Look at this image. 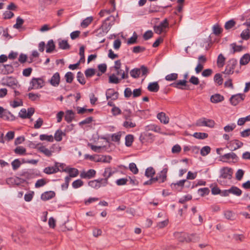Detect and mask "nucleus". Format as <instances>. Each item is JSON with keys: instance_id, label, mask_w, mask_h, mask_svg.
Segmentation results:
<instances>
[{"instance_id": "6ab92c4d", "label": "nucleus", "mask_w": 250, "mask_h": 250, "mask_svg": "<svg viewBox=\"0 0 250 250\" xmlns=\"http://www.w3.org/2000/svg\"><path fill=\"white\" fill-rule=\"evenodd\" d=\"M37 148L40 152L43 153L45 156L47 157H50L52 155V151L47 148L44 146H39L37 147Z\"/></svg>"}, {"instance_id": "4d7b16f0", "label": "nucleus", "mask_w": 250, "mask_h": 250, "mask_svg": "<svg viewBox=\"0 0 250 250\" xmlns=\"http://www.w3.org/2000/svg\"><path fill=\"white\" fill-rule=\"evenodd\" d=\"M23 20L20 17H18L16 20V23L14 25V27L16 29H19L21 27V25L23 23Z\"/></svg>"}, {"instance_id": "0e129e2a", "label": "nucleus", "mask_w": 250, "mask_h": 250, "mask_svg": "<svg viewBox=\"0 0 250 250\" xmlns=\"http://www.w3.org/2000/svg\"><path fill=\"white\" fill-rule=\"evenodd\" d=\"M236 155L233 152L227 153L222 156V158H225L226 159H235L236 158Z\"/></svg>"}, {"instance_id": "4468645a", "label": "nucleus", "mask_w": 250, "mask_h": 250, "mask_svg": "<svg viewBox=\"0 0 250 250\" xmlns=\"http://www.w3.org/2000/svg\"><path fill=\"white\" fill-rule=\"evenodd\" d=\"M173 235L174 237L180 242H187L188 234L184 232H175Z\"/></svg>"}, {"instance_id": "774afa93", "label": "nucleus", "mask_w": 250, "mask_h": 250, "mask_svg": "<svg viewBox=\"0 0 250 250\" xmlns=\"http://www.w3.org/2000/svg\"><path fill=\"white\" fill-rule=\"evenodd\" d=\"M139 70H140V74L142 73V75L146 78L148 73L147 68L144 65H142L140 68H139Z\"/></svg>"}, {"instance_id": "f704fd0d", "label": "nucleus", "mask_w": 250, "mask_h": 250, "mask_svg": "<svg viewBox=\"0 0 250 250\" xmlns=\"http://www.w3.org/2000/svg\"><path fill=\"white\" fill-rule=\"evenodd\" d=\"M193 136L196 139H204L208 137V134L203 132H195L193 134Z\"/></svg>"}, {"instance_id": "58836bf2", "label": "nucleus", "mask_w": 250, "mask_h": 250, "mask_svg": "<svg viewBox=\"0 0 250 250\" xmlns=\"http://www.w3.org/2000/svg\"><path fill=\"white\" fill-rule=\"evenodd\" d=\"M92 20L93 18L92 17L86 18L81 22V26L83 28L86 27L92 22Z\"/></svg>"}, {"instance_id": "2eb2a0df", "label": "nucleus", "mask_w": 250, "mask_h": 250, "mask_svg": "<svg viewBox=\"0 0 250 250\" xmlns=\"http://www.w3.org/2000/svg\"><path fill=\"white\" fill-rule=\"evenodd\" d=\"M58 163H56L54 166L45 167L43 170V172L47 174H51L56 173L59 170V168L58 166Z\"/></svg>"}, {"instance_id": "5701e85b", "label": "nucleus", "mask_w": 250, "mask_h": 250, "mask_svg": "<svg viewBox=\"0 0 250 250\" xmlns=\"http://www.w3.org/2000/svg\"><path fill=\"white\" fill-rule=\"evenodd\" d=\"M226 61V58L223 56L222 54H220L217 60V65L218 67L221 68L223 67L225 64V62Z\"/></svg>"}, {"instance_id": "8fccbe9b", "label": "nucleus", "mask_w": 250, "mask_h": 250, "mask_svg": "<svg viewBox=\"0 0 250 250\" xmlns=\"http://www.w3.org/2000/svg\"><path fill=\"white\" fill-rule=\"evenodd\" d=\"M210 152V147L208 146H205L201 149L200 153L201 155L205 156L209 154Z\"/></svg>"}, {"instance_id": "49530a36", "label": "nucleus", "mask_w": 250, "mask_h": 250, "mask_svg": "<svg viewBox=\"0 0 250 250\" xmlns=\"http://www.w3.org/2000/svg\"><path fill=\"white\" fill-rule=\"evenodd\" d=\"M88 185L90 187L95 188H99L101 187V184H99V182L98 180H95L89 182Z\"/></svg>"}, {"instance_id": "3c124183", "label": "nucleus", "mask_w": 250, "mask_h": 250, "mask_svg": "<svg viewBox=\"0 0 250 250\" xmlns=\"http://www.w3.org/2000/svg\"><path fill=\"white\" fill-rule=\"evenodd\" d=\"M124 117L126 120H131L132 112L129 109H125L123 112Z\"/></svg>"}, {"instance_id": "6e6552de", "label": "nucleus", "mask_w": 250, "mask_h": 250, "mask_svg": "<svg viewBox=\"0 0 250 250\" xmlns=\"http://www.w3.org/2000/svg\"><path fill=\"white\" fill-rule=\"evenodd\" d=\"M167 171L168 168L167 167L163 168V170L158 174L157 176L154 178L155 181H158L159 183L164 182L167 179Z\"/></svg>"}, {"instance_id": "6e6d98bb", "label": "nucleus", "mask_w": 250, "mask_h": 250, "mask_svg": "<svg viewBox=\"0 0 250 250\" xmlns=\"http://www.w3.org/2000/svg\"><path fill=\"white\" fill-rule=\"evenodd\" d=\"M14 152L16 154L23 155L25 153L26 149L22 146H18L15 149Z\"/></svg>"}, {"instance_id": "aec40b11", "label": "nucleus", "mask_w": 250, "mask_h": 250, "mask_svg": "<svg viewBox=\"0 0 250 250\" xmlns=\"http://www.w3.org/2000/svg\"><path fill=\"white\" fill-rule=\"evenodd\" d=\"M148 90L152 92H156L159 89V85L157 82L150 83L147 86Z\"/></svg>"}, {"instance_id": "72a5a7b5", "label": "nucleus", "mask_w": 250, "mask_h": 250, "mask_svg": "<svg viewBox=\"0 0 250 250\" xmlns=\"http://www.w3.org/2000/svg\"><path fill=\"white\" fill-rule=\"evenodd\" d=\"M40 139L41 141L45 140L49 142H52L54 141V138L52 135L41 134L40 136Z\"/></svg>"}, {"instance_id": "a18cd8bd", "label": "nucleus", "mask_w": 250, "mask_h": 250, "mask_svg": "<svg viewBox=\"0 0 250 250\" xmlns=\"http://www.w3.org/2000/svg\"><path fill=\"white\" fill-rule=\"evenodd\" d=\"M123 126L125 128H133L136 126V124L131 120H126L123 123Z\"/></svg>"}, {"instance_id": "7ed1b4c3", "label": "nucleus", "mask_w": 250, "mask_h": 250, "mask_svg": "<svg viewBox=\"0 0 250 250\" xmlns=\"http://www.w3.org/2000/svg\"><path fill=\"white\" fill-rule=\"evenodd\" d=\"M220 173L221 175L218 182L221 184H222V181H221L222 178L228 179L229 180L231 179L233 174V170L230 167H225L221 169Z\"/></svg>"}, {"instance_id": "f8f14e48", "label": "nucleus", "mask_w": 250, "mask_h": 250, "mask_svg": "<svg viewBox=\"0 0 250 250\" xmlns=\"http://www.w3.org/2000/svg\"><path fill=\"white\" fill-rule=\"evenodd\" d=\"M49 81L52 86L55 87L58 86L60 82L59 73L58 72L55 73Z\"/></svg>"}, {"instance_id": "864d4df0", "label": "nucleus", "mask_w": 250, "mask_h": 250, "mask_svg": "<svg viewBox=\"0 0 250 250\" xmlns=\"http://www.w3.org/2000/svg\"><path fill=\"white\" fill-rule=\"evenodd\" d=\"M130 73L132 77L137 78L140 75V70H139V68H135L131 70Z\"/></svg>"}, {"instance_id": "f03ea898", "label": "nucleus", "mask_w": 250, "mask_h": 250, "mask_svg": "<svg viewBox=\"0 0 250 250\" xmlns=\"http://www.w3.org/2000/svg\"><path fill=\"white\" fill-rule=\"evenodd\" d=\"M115 21V17L113 16H110L107 18L103 22L101 27L103 32L107 33L111 26L114 24Z\"/></svg>"}, {"instance_id": "69168bd1", "label": "nucleus", "mask_w": 250, "mask_h": 250, "mask_svg": "<svg viewBox=\"0 0 250 250\" xmlns=\"http://www.w3.org/2000/svg\"><path fill=\"white\" fill-rule=\"evenodd\" d=\"M83 185V182L80 179H78L77 180H75L72 183V187L74 188H78L82 186Z\"/></svg>"}, {"instance_id": "393cba45", "label": "nucleus", "mask_w": 250, "mask_h": 250, "mask_svg": "<svg viewBox=\"0 0 250 250\" xmlns=\"http://www.w3.org/2000/svg\"><path fill=\"white\" fill-rule=\"evenodd\" d=\"M1 118L3 119L4 120L13 121L15 119V117L9 111L5 109Z\"/></svg>"}, {"instance_id": "c9c22d12", "label": "nucleus", "mask_w": 250, "mask_h": 250, "mask_svg": "<svg viewBox=\"0 0 250 250\" xmlns=\"http://www.w3.org/2000/svg\"><path fill=\"white\" fill-rule=\"evenodd\" d=\"M199 239H200V237L198 235L194 234H191L188 235V237L187 242H196L199 241Z\"/></svg>"}, {"instance_id": "a211bd4d", "label": "nucleus", "mask_w": 250, "mask_h": 250, "mask_svg": "<svg viewBox=\"0 0 250 250\" xmlns=\"http://www.w3.org/2000/svg\"><path fill=\"white\" fill-rule=\"evenodd\" d=\"M55 195V193L54 191H46L42 194L41 199L43 201H46L52 198Z\"/></svg>"}, {"instance_id": "09e8293b", "label": "nucleus", "mask_w": 250, "mask_h": 250, "mask_svg": "<svg viewBox=\"0 0 250 250\" xmlns=\"http://www.w3.org/2000/svg\"><path fill=\"white\" fill-rule=\"evenodd\" d=\"M88 146H89L92 150L98 153L101 152V149L104 147L102 146H96L90 143L88 144Z\"/></svg>"}, {"instance_id": "c756f323", "label": "nucleus", "mask_w": 250, "mask_h": 250, "mask_svg": "<svg viewBox=\"0 0 250 250\" xmlns=\"http://www.w3.org/2000/svg\"><path fill=\"white\" fill-rule=\"evenodd\" d=\"M229 193H232L236 196H240L242 194V191L240 189L236 187L233 186L229 189Z\"/></svg>"}, {"instance_id": "20e7f679", "label": "nucleus", "mask_w": 250, "mask_h": 250, "mask_svg": "<svg viewBox=\"0 0 250 250\" xmlns=\"http://www.w3.org/2000/svg\"><path fill=\"white\" fill-rule=\"evenodd\" d=\"M237 64V61L234 59L229 60L226 67L223 73L227 75L232 74L234 72V69Z\"/></svg>"}, {"instance_id": "39448f33", "label": "nucleus", "mask_w": 250, "mask_h": 250, "mask_svg": "<svg viewBox=\"0 0 250 250\" xmlns=\"http://www.w3.org/2000/svg\"><path fill=\"white\" fill-rule=\"evenodd\" d=\"M215 123L214 121L205 118L199 119L196 122V125L198 126H208L213 127L214 126Z\"/></svg>"}, {"instance_id": "423d86ee", "label": "nucleus", "mask_w": 250, "mask_h": 250, "mask_svg": "<svg viewBox=\"0 0 250 250\" xmlns=\"http://www.w3.org/2000/svg\"><path fill=\"white\" fill-rule=\"evenodd\" d=\"M6 85L13 89H16L21 87L17 80L12 77H7L6 79Z\"/></svg>"}, {"instance_id": "2f4dec72", "label": "nucleus", "mask_w": 250, "mask_h": 250, "mask_svg": "<svg viewBox=\"0 0 250 250\" xmlns=\"http://www.w3.org/2000/svg\"><path fill=\"white\" fill-rule=\"evenodd\" d=\"M113 173L114 172L112 170V168L110 167H106L104 169V171L103 173V176L104 178L108 180Z\"/></svg>"}, {"instance_id": "052dcab7", "label": "nucleus", "mask_w": 250, "mask_h": 250, "mask_svg": "<svg viewBox=\"0 0 250 250\" xmlns=\"http://www.w3.org/2000/svg\"><path fill=\"white\" fill-rule=\"evenodd\" d=\"M21 165V163L19 159H15L11 163L12 168L14 170H17L20 167Z\"/></svg>"}, {"instance_id": "9d476101", "label": "nucleus", "mask_w": 250, "mask_h": 250, "mask_svg": "<svg viewBox=\"0 0 250 250\" xmlns=\"http://www.w3.org/2000/svg\"><path fill=\"white\" fill-rule=\"evenodd\" d=\"M30 85L34 86L35 89H39L44 85V81L41 78H33L30 82Z\"/></svg>"}, {"instance_id": "7c9ffc66", "label": "nucleus", "mask_w": 250, "mask_h": 250, "mask_svg": "<svg viewBox=\"0 0 250 250\" xmlns=\"http://www.w3.org/2000/svg\"><path fill=\"white\" fill-rule=\"evenodd\" d=\"M52 0H39L40 8L42 10L48 5L50 4Z\"/></svg>"}, {"instance_id": "9b49d317", "label": "nucleus", "mask_w": 250, "mask_h": 250, "mask_svg": "<svg viewBox=\"0 0 250 250\" xmlns=\"http://www.w3.org/2000/svg\"><path fill=\"white\" fill-rule=\"evenodd\" d=\"M111 159L112 158L110 156L95 155L94 161L97 162L109 163Z\"/></svg>"}, {"instance_id": "bf43d9fd", "label": "nucleus", "mask_w": 250, "mask_h": 250, "mask_svg": "<svg viewBox=\"0 0 250 250\" xmlns=\"http://www.w3.org/2000/svg\"><path fill=\"white\" fill-rule=\"evenodd\" d=\"M95 69L94 68H88L85 71V75L87 78L92 77L95 74Z\"/></svg>"}, {"instance_id": "c85d7f7f", "label": "nucleus", "mask_w": 250, "mask_h": 250, "mask_svg": "<svg viewBox=\"0 0 250 250\" xmlns=\"http://www.w3.org/2000/svg\"><path fill=\"white\" fill-rule=\"evenodd\" d=\"M250 61V55L249 54H246L243 56L240 61L241 65H246L249 63Z\"/></svg>"}, {"instance_id": "ea45409f", "label": "nucleus", "mask_w": 250, "mask_h": 250, "mask_svg": "<svg viewBox=\"0 0 250 250\" xmlns=\"http://www.w3.org/2000/svg\"><path fill=\"white\" fill-rule=\"evenodd\" d=\"M241 37L242 39L245 40H248L250 38V30L249 29L247 28L244 30H243L241 35Z\"/></svg>"}, {"instance_id": "79ce46f5", "label": "nucleus", "mask_w": 250, "mask_h": 250, "mask_svg": "<svg viewBox=\"0 0 250 250\" xmlns=\"http://www.w3.org/2000/svg\"><path fill=\"white\" fill-rule=\"evenodd\" d=\"M155 171L152 167H149L146 170L145 175L147 177H152L155 174Z\"/></svg>"}, {"instance_id": "5fc2aeb1", "label": "nucleus", "mask_w": 250, "mask_h": 250, "mask_svg": "<svg viewBox=\"0 0 250 250\" xmlns=\"http://www.w3.org/2000/svg\"><path fill=\"white\" fill-rule=\"evenodd\" d=\"M236 125L235 124L228 125L224 127V130L226 132L229 133L233 131L236 127Z\"/></svg>"}, {"instance_id": "f3484780", "label": "nucleus", "mask_w": 250, "mask_h": 250, "mask_svg": "<svg viewBox=\"0 0 250 250\" xmlns=\"http://www.w3.org/2000/svg\"><path fill=\"white\" fill-rule=\"evenodd\" d=\"M157 117L162 123L167 124L169 123V118L164 112L159 113L157 115Z\"/></svg>"}, {"instance_id": "412c9836", "label": "nucleus", "mask_w": 250, "mask_h": 250, "mask_svg": "<svg viewBox=\"0 0 250 250\" xmlns=\"http://www.w3.org/2000/svg\"><path fill=\"white\" fill-rule=\"evenodd\" d=\"M224 98L223 96L219 94L213 95L210 97V101L212 103H217L221 102L224 100Z\"/></svg>"}, {"instance_id": "e433bc0d", "label": "nucleus", "mask_w": 250, "mask_h": 250, "mask_svg": "<svg viewBox=\"0 0 250 250\" xmlns=\"http://www.w3.org/2000/svg\"><path fill=\"white\" fill-rule=\"evenodd\" d=\"M236 24V22L234 20H230L227 21L225 24V28L226 30H229L233 27Z\"/></svg>"}, {"instance_id": "473e14b6", "label": "nucleus", "mask_w": 250, "mask_h": 250, "mask_svg": "<svg viewBox=\"0 0 250 250\" xmlns=\"http://www.w3.org/2000/svg\"><path fill=\"white\" fill-rule=\"evenodd\" d=\"M134 137L132 135H127L125 138V144L126 146H130L133 142Z\"/></svg>"}, {"instance_id": "e2e57ef3", "label": "nucleus", "mask_w": 250, "mask_h": 250, "mask_svg": "<svg viewBox=\"0 0 250 250\" xmlns=\"http://www.w3.org/2000/svg\"><path fill=\"white\" fill-rule=\"evenodd\" d=\"M12 183H14L16 185H19L21 183L24 182V180L18 177L12 178L10 179Z\"/></svg>"}, {"instance_id": "603ef678", "label": "nucleus", "mask_w": 250, "mask_h": 250, "mask_svg": "<svg viewBox=\"0 0 250 250\" xmlns=\"http://www.w3.org/2000/svg\"><path fill=\"white\" fill-rule=\"evenodd\" d=\"M77 79L78 81L82 84H85V81L84 80L83 75L81 72L79 71L77 73Z\"/></svg>"}, {"instance_id": "0eeeda50", "label": "nucleus", "mask_w": 250, "mask_h": 250, "mask_svg": "<svg viewBox=\"0 0 250 250\" xmlns=\"http://www.w3.org/2000/svg\"><path fill=\"white\" fill-rule=\"evenodd\" d=\"M168 27V22L167 19H165L161 22L159 25L154 26L155 32L158 34H160L163 32L164 30Z\"/></svg>"}, {"instance_id": "4be33fe9", "label": "nucleus", "mask_w": 250, "mask_h": 250, "mask_svg": "<svg viewBox=\"0 0 250 250\" xmlns=\"http://www.w3.org/2000/svg\"><path fill=\"white\" fill-rule=\"evenodd\" d=\"M58 44L59 48L62 49L66 50L70 48V45L66 40H59Z\"/></svg>"}, {"instance_id": "338daca9", "label": "nucleus", "mask_w": 250, "mask_h": 250, "mask_svg": "<svg viewBox=\"0 0 250 250\" xmlns=\"http://www.w3.org/2000/svg\"><path fill=\"white\" fill-rule=\"evenodd\" d=\"M244 174V171L241 169H238L235 174L236 178L237 180L240 181Z\"/></svg>"}, {"instance_id": "bb28decb", "label": "nucleus", "mask_w": 250, "mask_h": 250, "mask_svg": "<svg viewBox=\"0 0 250 250\" xmlns=\"http://www.w3.org/2000/svg\"><path fill=\"white\" fill-rule=\"evenodd\" d=\"M55 48V45L52 40H49L47 44V48L46 52L47 53H51Z\"/></svg>"}, {"instance_id": "cd10ccee", "label": "nucleus", "mask_w": 250, "mask_h": 250, "mask_svg": "<svg viewBox=\"0 0 250 250\" xmlns=\"http://www.w3.org/2000/svg\"><path fill=\"white\" fill-rule=\"evenodd\" d=\"M65 171H67L69 174V177L71 178V177H76L78 174H79V171L77 169L75 168H68L67 170L65 169Z\"/></svg>"}, {"instance_id": "b1692460", "label": "nucleus", "mask_w": 250, "mask_h": 250, "mask_svg": "<svg viewBox=\"0 0 250 250\" xmlns=\"http://www.w3.org/2000/svg\"><path fill=\"white\" fill-rule=\"evenodd\" d=\"M74 117V112L71 110H68L66 111L65 116V121L69 123H70Z\"/></svg>"}, {"instance_id": "de8ad7c7", "label": "nucleus", "mask_w": 250, "mask_h": 250, "mask_svg": "<svg viewBox=\"0 0 250 250\" xmlns=\"http://www.w3.org/2000/svg\"><path fill=\"white\" fill-rule=\"evenodd\" d=\"M10 105L14 108L22 105V101L21 99L17 98L16 100L10 103Z\"/></svg>"}, {"instance_id": "a19ab883", "label": "nucleus", "mask_w": 250, "mask_h": 250, "mask_svg": "<svg viewBox=\"0 0 250 250\" xmlns=\"http://www.w3.org/2000/svg\"><path fill=\"white\" fill-rule=\"evenodd\" d=\"M214 81L219 85H221L223 83V79L222 77V75L219 73H217L215 75L214 77Z\"/></svg>"}, {"instance_id": "dca6fc26", "label": "nucleus", "mask_w": 250, "mask_h": 250, "mask_svg": "<svg viewBox=\"0 0 250 250\" xmlns=\"http://www.w3.org/2000/svg\"><path fill=\"white\" fill-rule=\"evenodd\" d=\"M106 99H111L112 100H116L118 97V93L115 92L112 89H108L106 92Z\"/></svg>"}, {"instance_id": "f257e3e1", "label": "nucleus", "mask_w": 250, "mask_h": 250, "mask_svg": "<svg viewBox=\"0 0 250 250\" xmlns=\"http://www.w3.org/2000/svg\"><path fill=\"white\" fill-rule=\"evenodd\" d=\"M121 62L120 60L115 62L114 69L116 74H112L109 77V83H111L117 84L120 82L121 79H125L128 78V72L129 68L125 66V70L124 71L121 68Z\"/></svg>"}, {"instance_id": "1a4fd4ad", "label": "nucleus", "mask_w": 250, "mask_h": 250, "mask_svg": "<svg viewBox=\"0 0 250 250\" xmlns=\"http://www.w3.org/2000/svg\"><path fill=\"white\" fill-rule=\"evenodd\" d=\"M245 96L243 94H238L232 96L230 99V102L233 105H236L241 101L244 99Z\"/></svg>"}, {"instance_id": "37998d69", "label": "nucleus", "mask_w": 250, "mask_h": 250, "mask_svg": "<svg viewBox=\"0 0 250 250\" xmlns=\"http://www.w3.org/2000/svg\"><path fill=\"white\" fill-rule=\"evenodd\" d=\"M64 133L61 130H58L54 135V139L56 141L60 142L62 140V136L64 135Z\"/></svg>"}, {"instance_id": "4c0bfd02", "label": "nucleus", "mask_w": 250, "mask_h": 250, "mask_svg": "<svg viewBox=\"0 0 250 250\" xmlns=\"http://www.w3.org/2000/svg\"><path fill=\"white\" fill-rule=\"evenodd\" d=\"M224 214L226 218L227 219L231 220H233L234 219L235 214L231 211L226 210L224 211Z\"/></svg>"}, {"instance_id": "a878e982", "label": "nucleus", "mask_w": 250, "mask_h": 250, "mask_svg": "<svg viewBox=\"0 0 250 250\" xmlns=\"http://www.w3.org/2000/svg\"><path fill=\"white\" fill-rule=\"evenodd\" d=\"M187 83V81L186 80H179L176 83L171 84V85L177 88L183 89V88H181L180 86H186Z\"/></svg>"}, {"instance_id": "ddd939ff", "label": "nucleus", "mask_w": 250, "mask_h": 250, "mask_svg": "<svg viewBox=\"0 0 250 250\" xmlns=\"http://www.w3.org/2000/svg\"><path fill=\"white\" fill-rule=\"evenodd\" d=\"M96 174V171L94 169H89L87 171H83L81 172L80 176L82 178L90 179L93 177Z\"/></svg>"}, {"instance_id": "13d9d810", "label": "nucleus", "mask_w": 250, "mask_h": 250, "mask_svg": "<svg viewBox=\"0 0 250 250\" xmlns=\"http://www.w3.org/2000/svg\"><path fill=\"white\" fill-rule=\"evenodd\" d=\"M65 78L66 79V82L68 83H71L73 81V74L71 72H67L65 75Z\"/></svg>"}, {"instance_id": "c03bdc74", "label": "nucleus", "mask_w": 250, "mask_h": 250, "mask_svg": "<svg viewBox=\"0 0 250 250\" xmlns=\"http://www.w3.org/2000/svg\"><path fill=\"white\" fill-rule=\"evenodd\" d=\"M178 78V74L175 73H171L167 75L165 77V79L167 81H173L176 80Z\"/></svg>"}, {"instance_id": "680f3d73", "label": "nucleus", "mask_w": 250, "mask_h": 250, "mask_svg": "<svg viewBox=\"0 0 250 250\" xmlns=\"http://www.w3.org/2000/svg\"><path fill=\"white\" fill-rule=\"evenodd\" d=\"M129 168L130 170L135 174L138 172V169L137 167L136 164L134 163L129 164Z\"/></svg>"}]
</instances>
